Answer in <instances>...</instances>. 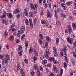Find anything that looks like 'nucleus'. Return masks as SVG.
Returning a JSON list of instances; mask_svg holds the SVG:
<instances>
[{"label": "nucleus", "instance_id": "nucleus-1", "mask_svg": "<svg viewBox=\"0 0 76 76\" xmlns=\"http://www.w3.org/2000/svg\"><path fill=\"white\" fill-rule=\"evenodd\" d=\"M33 52V54L35 56L33 58H32L31 59L32 60H34L35 61L37 60V58L36 56H38V52H37V51L35 50H34Z\"/></svg>", "mask_w": 76, "mask_h": 76}, {"label": "nucleus", "instance_id": "nucleus-2", "mask_svg": "<svg viewBox=\"0 0 76 76\" xmlns=\"http://www.w3.org/2000/svg\"><path fill=\"white\" fill-rule=\"evenodd\" d=\"M67 51V47H64L62 50L61 52V57H62L63 56V53H65V54H66V51Z\"/></svg>", "mask_w": 76, "mask_h": 76}, {"label": "nucleus", "instance_id": "nucleus-3", "mask_svg": "<svg viewBox=\"0 0 76 76\" xmlns=\"http://www.w3.org/2000/svg\"><path fill=\"white\" fill-rule=\"evenodd\" d=\"M15 23H13L11 27H10V29H9V31L10 32H11V31H12V32H14L15 31V28H14V27H15Z\"/></svg>", "mask_w": 76, "mask_h": 76}, {"label": "nucleus", "instance_id": "nucleus-4", "mask_svg": "<svg viewBox=\"0 0 76 76\" xmlns=\"http://www.w3.org/2000/svg\"><path fill=\"white\" fill-rule=\"evenodd\" d=\"M30 7L31 9H34V10H35L37 9L38 6L35 4L34 5V4H32L30 5Z\"/></svg>", "mask_w": 76, "mask_h": 76}, {"label": "nucleus", "instance_id": "nucleus-5", "mask_svg": "<svg viewBox=\"0 0 76 76\" xmlns=\"http://www.w3.org/2000/svg\"><path fill=\"white\" fill-rule=\"evenodd\" d=\"M67 41L68 42L71 44H72L73 42V40L70 37H67Z\"/></svg>", "mask_w": 76, "mask_h": 76}, {"label": "nucleus", "instance_id": "nucleus-6", "mask_svg": "<svg viewBox=\"0 0 76 76\" xmlns=\"http://www.w3.org/2000/svg\"><path fill=\"white\" fill-rule=\"evenodd\" d=\"M61 6L63 7V9L64 10H66V9L67 8V7H66V5L64 4V3H61Z\"/></svg>", "mask_w": 76, "mask_h": 76}, {"label": "nucleus", "instance_id": "nucleus-7", "mask_svg": "<svg viewBox=\"0 0 76 76\" xmlns=\"http://www.w3.org/2000/svg\"><path fill=\"white\" fill-rule=\"evenodd\" d=\"M6 11H3V15H1V18H6Z\"/></svg>", "mask_w": 76, "mask_h": 76}, {"label": "nucleus", "instance_id": "nucleus-8", "mask_svg": "<svg viewBox=\"0 0 76 76\" xmlns=\"http://www.w3.org/2000/svg\"><path fill=\"white\" fill-rule=\"evenodd\" d=\"M17 66H18L16 68H15V69H14V71L15 72H18V70H19L21 68L20 66L19 65L17 64Z\"/></svg>", "mask_w": 76, "mask_h": 76}, {"label": "nucleus", "instance_id": "nucleus-9", "mask_svg": "<svg viewBox=\"0 0 76 76\" xmlns=\"http://www.w3.org/2000/svg\"><path fill=\"white\" fill-rule=\"evenodd\" d=\"M2 22L3 24H4V25H7L8 23V21L4 20H2Z\"/></svg>", "mask_w": 76, "mask_h": 76}, {"label": "nucleus", "instance_id": "nucleus-10", "mask_svg": "<svg viewBox=\"0 0 76 76\" xmlns=\"http://www.w3.org/2000/svg\"><path fill=\"white\" fill-rule=\"evenodd\" d=\"M7 16L9 18H10V19H12V18H13V15L11 13H7Z\"/></svg>", "mask_w": 76, "mask_h": 76}, {"label": "nucleus", "instance_id": "nucleus-11", "mask_svg": "<svg viewBox=\"0 0 76 76\" xmlns=\"http://www.w3.org/2000/svg\"><path fill=\"white\" fill-rule=\"evenodd\" d=\"M53 54L54 55V56L55 57H57V56H58V53L57 52V50H55L53 52Z\"/></svg>", "mask_w": 76, "mask_h": 76}, {"label": "nucleus", "instance_id": "nucleus-12", "mask_svg": "<svg viewBox=\"0 0 76 76\" xmlns=\"http://www.w3.org/2000/svg\"><path fill=\"white\" fill-rule=\"evenodd\" d=\"M41 34V33H39V38H40V39H44V36H43V35Z\"/></svg>", "mask_w": 76, "mask_h": 76}, {"label": "nucleus", "instance_id": "nucleus-13", "mask_svg": "<svg viewBox=\"0 0 76 76\" xmlns=\"http://www.w3.org/2000/svg\"><path fill=\"white\" fill-rule=\"evenodd\" d=\"M61 16L63 17V18H66V15L64 14V13H63V12L61 13Z\"/></svg>", "mask_w": 76, "mask_h": 76}, {"label": "nucleus", "instance_id": "nucleus-14", "mask_svg": "<svg viewBox=\"0 0 76 76\" xmlns=\"http://www.w3.org/2000/svg\"><path fill=\"white\" fill-rule=\"evenodd\" d=\"M18 51H22V46L21 45H18Z\"/></svg>", "mask_w": 76, "mask_h": 76}, {"label": "nucleus", "instance_id": "nucleus-15", "mask_svg": "<svg viewBox=\"0 0 76 76\" xmlns=\"http://www.w3.org/2000/svg\"><path fill=\"white\" fill-rule=\"evenodd\" d=\"M24 14L26 16H28V10H26V9H24Z\"/></svg>", "mask_w": 76, "mask_h": 76}, {"label": "nucleus", "instance_id": "nucleus-16", "mask_svg": "<svg viewBox=\"0 0 76 76\" xmlns=\"http://www.w3.org/2000/svg\"><path fill=\"white\" fill-rule=\"evenodd\" d=\"M19 12V10L18 9H17L14 10V14H16V13H18Z\"/></svg>", "mask_w": 76, "mask_h": 76}, {"label": "nucleus", "instance_id": "nucleus-17", "mask_svg": "<svg viewBox=\"0 0 76 76\" xmlns=\"http://www.w3.org/2000/svg\"><path fill=\"white\" fill-rule=\"evenodd\" d=\"M19 12V10L18 9H17L14 10V14H16V13H18Z\"/></svg>", "mask_w": 76, "mask_h": 76}, {"label": "nucleus", "instance_id": "nucleus-18", "mask_svg": "<svg viewBox=\"0 0 76 76\" xmlns=\"http://www.w3.org/2000/svg\"><path fill=\"white\" fill-rule=\"evenodd\" d=\"M7 61H8V59H7V58L5 59L4 61H2V64L3 65V64H4V62L5 64H7Z\"/></svg>", "mask_w": 76, "mask_h": 76}, {"label": "nucleus", "instance_id": "nucleus-19", "mask_svg": "<svg viewBox=\"0 0 76 76\" xmlns=\"http://www.w3.org/2000/svg\"><path fill=\"white\" fill-rule=\"evenodd\" d=\"M34 12H30L29 13V16L30 17H33L34 16Z\"/></svg>", "mask_w": 76, "mask_h": 76}, {"label": "nucleus", "instance_id": "nucleus-20", "mask_svg": "<svg viewBox=\"0 0 76 76\" xmlns=\"http://www.w3.org/2000/svg\"><path fill=\"white\" fill-rule=\"evenodd\" d=\"M54 12H55V15L56 18H58V16H57V13L58 12L56 10H54Z\"/></svg>", "mask_w": 76, "mask_h": 76}, {"label": "nucleus", "instance_id": "nucleus-21", "mask_svg": "<svg viewBox=\"0 0 76 76\" xmlns=\"http://www.w3.org/2000/svg\"><path fill=\"white\" fill-rule=\"evenodd\" d=\"M34 69L35 70H37V69L38 68V66H37V64H34V65L33 67Z\"/></svg>", "mask_w": 76, "mask_h": 76}, {"label": "nucleus", "instance_id": "nucleus-22", "mask_svg": "<svg viewBox=\"0 0 76 76\" xmlns=\"http://www.w3.org/2000/svg\"><path fill=\"white\" fill-rule=\"evenodd\" d=\"M42 64H45L47 63V60H43L42 61Z\"/></svg>", "mask_w": 76, "mask_h": 76}, {"label": "nucleus", "instance_id": "nucleus-23", "mask_svg": "<svg viewBox=\"0 0 76 76\" xmlns=\"http://www.w3.org/2000/svg\"><path fill=\"white\" fill-rule=\"evenodd\" d=\"M9 38L10 39L13 41L14 39V38H15V37L13 35H11L10 36Z\"/></svg>", "mask_w": 76, "mask_h": 76}, {"label": "nucleus", "instance_id": "nucleus-24", "mask_svg": "<svg viewBox=\"0 0 76 76\" xmlns=\"http://www.w3.org/2000/svg\"><path fill=\"white\" fill-rule=\"evenodd\" d=\"M20 34H21L22 33H21L20 30H18V33L17 34V36L18 37H19V38H20Z\"/></svg>", "mask_w": 76, "mask_h": 76}, {"label": "nucleus", "instance_id": "nucleus-25", "mask_svg": "<svg viewBox=\"0 0 76 76\" xmlns=\"http://www.w3.org/2000/svg\"><path fill=\"white\" fill-rule=\"evenodd\" d=\"M61 25L60 22L59 21H58L56 22V25L57 26H60Z\"/></svg>", "mask_w": 76, "mask_h": 76}, {"label": "nucleus", "instance_id": "nucleus-26", "mask_svg": "<svg viewBox=\"0 0 76 76\" xmlns=\"http://www.w3.org/2000/svg\"><path fill=\"white\" fill-rule=\"evenodd\" d=\"M41 22L42 24H43V25H45V24H47V22H46V21L43 20H42L41 21Z\"/></svg>", "mask_w": 76, "mask_h": 76}, {"label": "nucleus", "instance_id": "nucleus-27", "mask_svg": "<svg viewBox=\"0 0 76 76\" xmlns=\"http://www.w3.org/2000/svg\"><path fill=\"white\" fill-rule=\"evenodd\" d=\"M54 60V57H50L49 58V61H53V60Z\"/></svg>", "mask_w": 76, "mask_h": 76}, {"label": "nucleus", "instance_id": "nucleus-28", "mask_svg": "<svg viewBox=\"0 0 76 76\" xmlns=\"http://www.w3.org/2000/svg\"><path fill=\"white\" fill-rule=\"evenodd\" d=\"M72 26L74 29H76V25L75 23H73L72 24Z\"/></svg>", "mask_w": 76, "mask_h": 76}, {"label": "nucleus", "instance_id": "nucleus-29", "mask_svg": "<svg viewBox=\"0 0 76 76\" xmlns=\"http://www.w3.org/2000/svg\"><path fill=\"white\" fill-rule=\"evenodd\" d=\"M5 57H6V58H7L8 60H10V57H9V55L8 54H6L5 55Z\"/></svg>", "mask_w": 76, "mask_h": 76}, {"label": "nucleus", "instance_id": "nucleus-30", "mask_svg": "<svg viewBox=\"0 0 76 76\" xmlns=\"http://www.w3.org/2000/svg\"><path fill=\"white\" fill-rule=\"evenodd\" d=\"M53 63L54 64H57L58 63V62L56 60L54 59L53 61Z\"/></svg>", "mask_w": 76, "mask_h": 76}, {"label": "nucleus", "instance_id": "nucleus-31", "mask_svg": "<svg viewBox=\"0 0 76 76\" xmlns=\"http://www.w3.org/2000/svg\"><path fill=\"white\" fill-rule=\"evenodd\" d=\"M4 36L5 37H7L8 36V33L7 31H5L4 33Z\"/></svg>", "mask_w": 76, "mask_h": 76}, {"label": "nucleus", "instance_id": "nucleus-32", "mask_svg": "<svg viewBox=\"0 0 76 76\" xmlns=\"http://www.w3.org/2000/svg\"><path fill=\"white\" fill-rule=\"evenodd\" d=\"M46 40H47L48 42H49V41H50V37H49L48 36H46Z\"/></svg>", "mask_w": 76, "mask_h": 76}, {"label": "nucleus", "instance_id": "nucleus-33", "mask_svg": "<svg viewBox=\"0 0 76 76\" xmlns=\"http://www.w3.org/2000/svg\"><path fill=\"white\" fill-rule=\"evenodd\" d=\"M3 55H0V60H3Z\"/></svg>", "mask_w": 76, "mask_h": 76}, {"label": "nucleus", "instance_id": "nucleus-34", "mask_svg": "<svg viewBox=\"0 0 76 76\" xmlns=\"http://www.w3.org/2000/svg\"><path fill=\"white\" fill-rule=\"evenodd\" d=\"M66 4L67 6H70V5H71V4H72V2L70 1L67 2Z\"/></svg>", "mask_w": 76, "mask_h": 76}, {"label": "nucleus", "instance_id": "nucleus-35", "mask_svg": "<svg viewBox=\"0 0 76 76\" xmlns=\"http://www.w3.org/2000/svg\"><path fill=\"white\" fill-rule=\"evenodd\" d=\"M25 22L26 25H28V23H29V21L28 20V19H26L25 20Z\"/></svg>", "mask_w": 76, "mask_h": 76}, {"label": "nucleus", "instance_id": "nucleus-36", "mask_svg": "<svg viewBox=\"0 0 76 76\" xmlns=\"http://www.w3.org/2000/svg\"><path fill=\"white\" fill-rule=\"evenodd\" d=\"M72 54H73L74 57L76 58V53H75V52L74 51L72 52Z\"/></svg>", "mask_w": 76, "mask_h": 76}, {"label": "nucleus", "instance_id": "nucleus-37", "mask_svg": "<svg viewBox=\"0 0 76 76\" xmlns=\"http://www.w3.org/2000/svg\"><path fill=\"white\" fill-rule=\"evenodd\" d=\"M58 43H59V38H57L56 39V44H57Z\"/></svg>", "mask_w": 76, "mask_h": 76}, {"label": "nucleus", "instance_id": "nucleus-38", "mask_svg": "<svg viewBox=\"0 0 76 76\" xmlns=\"http://www.w3.org/2000/svg\"><path fill=\"white\" fill-rule=\"evenodd\" d=\"M25 34H23L22 36L21 37V39L22 40L23 39L25 38Z\"/></svg>", "mask_w": 76, "mask_h": 76}, {"label": "nucleus", "instance_id": "nucleus-39", "mask_svg": "<svg viewBox=\"0 0 76 76\" xmlns=\"http://www.w3.org/2000/svg\"><path fill=\"white\" fill-rule=\"evenodd\" d=\"M37 22V18H35L34 20V25H35L36 23V22Z\"/></svg>", "mask_w": 76, "mask_h": 76}, {"label": "nucleus", "instance_id": "nucleus-40", "mask_svg": "<svg viewBox=\"0 0 76 76\" xmlns=\"http://www.w3.org/2000/svg\"><path fill=\"white\" fill-rule=\"evenodd\" d=\"M47 17L48 18L49 17V16H50V11H49V10H47Z\"/></svg>", "mask_w": 76, "mask_h": 76}, {"label": "nucleus", "instance_id": "nucleus-41", "mask_svg": "<svg viewBox=\"0 0 76 76\" xmlns=\"http://www.w3.org/2000/svg\"><path fill=\"white\" fill-rule=\"evenodd\" d=\"M69 34H71L72 32V28H68Z\"/></svg>", "mask_w": 76, "mask_h": 76}, {"label": "nucleus", "instance_id": "nucleus-42", "mask_svg": "<svg viewBox=\"0 0 76 76\" xmlns=\"http://www.w3.org/2000/svg\"><path fill=\"white\" fill-rule=\"evenodd\" d=\"M25 47L27 48L28 47V42H26L25 43Z\"/></svg>", "mask_w": 76, "mask_h": 76}, {"label": "nucleus", "instance_id": "nucleus-43", "mask_svg": "<svg viewBox=\"0 0 76 76\" xmlns=\"http://www.w3.org/2000/svg\"><path fill=\"white\" fill-rule=\"evenodd\" d=\"M48 54L47 53L45 54V56L46 58H48Z\"/></svg>", "mask_w": 76, "mask_h": 76}, {"label": "nucleus", "instance_id": "nucleus-44", "mask_svg": "<svg viewBox=\"0 0 76 76\" xmlns=\"http://www.w3.org/2000/svg\"><path fill=\"white\" fill-rule=\"evenodd\" d=\"M30 73L31 76H33L34 75V71H31Z\"/></svg>", "mask_w": 76, "mask_h": 76}, {"label": "nucleus", "instance_id": "nucleus-45", "mask_svg": "<svg viewBox=\"0 0 76 76\" xmlns=\"http://www.w3.org/2000/svg\"><path fill=\"white\" fill-rule=\"evenodd\" d=\"M53 70L54 72H55V73H58V70L57 68H56V69H54Z\"/></svg>", "mask_w": 76, "mask_h": 76}, {"label": "nucleus", "instance_id": "nucleus-46", "mask_svg": "<svg viewBox=\"0 0 76 76\" xmlns=\"http://www.w3.org/2000/svg\"><path fill=\"white\" fill-rule=\"evenodd\" d=\"M44 5V7L45 8H47L48 7V4L46 3L45 4H43Z\"/></svg>", "mask_w": 76, "mask_h": 76}, {"label": "nucleus", "instance_id": "nucleus-47", "mask_svg": "<svg viewBox=\"0 0 76 76\" xmlns=\"http://www.w3.org/2000/svg\"><path fill=\"white\" fill-rule=\"evenodd\" d=\"M72 13L74 15V16H75L76 15V11L74 10L72 11Z\"/></svg>", "mask_w": 76, "mask_h": 76}, {"label": "nucleus", "instance_id": "nucleus-48", "mask_svg": "<svg viewBox=\"0 0 76 76\" xmlns=\"http://www.w3.org/2000/svg\"><path fill=\"white\" fill-rule=\"evenodd\" d=\"M20 33L21 34H21H23V33L24 32H25V29H21L20 30Z\"/></svg>", "mask_w": 76, "mask_h": 76}, {"label": "nucleus", "instance_id": "nucleus-49", "mask_svg": "<svg viewBox=\"0 0 76 76\" xmlns=\"http://www.w3.org/2000/svg\"><path fill=\"white\" fill-rule=\"evenodd\" d=\"M41 11L42 12L40 13V15H41V16H42V15H44V13H43V12H44V10H42Z\"/></svg>", "mask_w": 76, "mask_h": 76}, {"label": "nucleus", "instance_id": "nucleus-50", "mask_svg": "<svg viewBox=\"0 0 76 76\" xmlns=\"http://www.w3.org/2000/svg\"><path fill=\"white\" fill-rule=\"evenodd\" d=\"M39 42L40 44H42V41L40 39L39 40Z\"/></svg>", "mask_w": 76, "mask_h": 76}, {"label": "nucleus", "instance_id": "nucleus-51", "mask_svg": "<svg viewBox=\"0 0 76 76\" xmlns=\"http://www.w3.org/2000/svg\"><path fill=\"white\" fill-rule=\"evenodd\" d=\"M32 47H31L29 50V52L30 53H31L32 52Z\"/></svg>", "mask_w": 76, "mask_h": 76}, {"label": "nucleus", "instance_id": "nucleus-52", "mask_svg": "<svg viewBox=\"0 0 76 76\" xmlns=\"http://www.w3.org/2000/svg\"><path fill=\"white\" fill-rule=\"evenodd\" d=\"M19 56H21L22 54V50H21L18 53Z\"/></svg>", "mask_w": 76, "mask_h": 76}, {"label": "nucleus", "instance_id": "nucleus-53", "mask_svg": "<svg viewBox=\"0 0 76 76\" xmlns=\"http://www.w3.org/2000/svg\"><path fill=\"white\" fill-rule=\"evenodd\" d=\"M24 61H25V62L26 64H28V59H25L24 60Z\"/></svg>", "mask_w": 76, "mask_h": 76}, {"label": "nucleus", "instance_id": "nucleus-54", "mask_svg": "<svg viewBox=\"0 0 76 76\" xmlns=\"http://www.w3.org/2000/svg\"><path fill=\"white\" fill-rule=\"evenodd\" d=\"M18 34V33L16 32V31L14 32V33H13V35L15 36H16Z\"/></svg>", "mask_w": 76, "mask_h": 76}, {"label": "nucleus", "instance_id": "nucleus-55", "mask_svg": "<svg viewBox=\"0 0 76 76\" xmlns=\"http://www.w3.org/2000/svg\"><path fill=\"white\" fill-rule=\"evenodd\" d=\"M71 61H72V63H75V59L74 58H72V59Z\"/></svg>", "mask_w": 76, "mask_h": 76}, {"label": "nucleus", "instance_id": "nucleus-56", "mask_svg": "<svg viewBox=\"0 0 76 76\" xmlns=\"http://www.w3.org/2000/svg\"><path fill=\"white\" fill-rule=\"evenodd\" d=\"M57 68H56V65H53V70H55V69H56Z\"/></svg>", "mask_w": 76, "mask_h": 76}, {"label": "nucleus", "instance_id": "nucleus-57", "mask_svg": "<svg viewBox=\"0 0 76 76\" xmlns=\"http://www.w3.org/2000/svg\"><path fill=\"white\" fill-rule=\"evenodd\" d=\"M40 73V72H39V69H37V74L38 75Z\"/></svg>", "mask_w": 76, "mask_h": 76}, {"label": "nucleus", "instance_id": "nucleus-58", "mask_svg": "<svg viewBox=\"0 0 76 76\" xmlns=\"http://www.w3.org/2000/svg\"><path fill=\"white\" fill-rule=\"evenodd\" d=\"M48 5H49V8H50V9H51V3L50 2H49L48 3Z\"/></svg>", "mask_w": 76, "mask_h": 76}, {"label": "nucleus", "instance_id": "nucleus-59", "mask_svg": "<svg viewBox=\"0 0 76 76\" xmlns=\"http://www.w3.org/2000/svg\"><path fill=\"white\" fill-rule=\"evenodd\" d=\"M30 26L31 28H34V25H33V24L32 23H30Z\"/></svg>", "mask_w": 76, "mask_h": 76}, {"label": "nucleus", "instance_id": "nucleus-60", "mask_svg": "<svg viewBox=\"0 0 76 76\" xmlns=\"http://www.w3.org/2000/svg\"><path fill=\"white\" fill-rule=\"evenodd\" d=\"M73 71H71L70 76H73Z\"/></svg>", "mask_w": 76, "mask_h": 76}, {"label": "nucleus", "instance_id": "nucleus-61", "mask_svg": "<svg viewBox=\"0 0 76 76\" xmlns=\"http://www.w3.org/2000/svg\"><path fill=\"white\" fill-rule=\"evenodd\" d=\"M64 67H67V64H66V63L65 62L64 64Z\"/></svg>", "mask_w": 76, "mask_h": 76}, {"label": "nucleus", "instance_id": "nucleus-62", "mask_svg": "<svg viewBox=\"0 0 76 76\" xmlns=\"http://www.w3.org/2000/svg\"><path fill=\"white\" fill-rule=\"evenodd\" d=\"M20 15L19 14H18L17 15V18H20Z\"/></svg>", "mask_w": 76, "mask_h": 76}, {"label": "nucleus", "instance_id": "nucleus-63", "mask_svg": "<svg viewBox=\"0 0 76 76\" xmlns=\"http://www.w3.org/2000/svg\"><path fill=\"white\" fill-rule=\"evenodd\" d=\"M25 76V74L24 72H22L21 74V76Z\"/></svg>", "mask_w": 76, "mask_h": 76}, {"label": "nucleus", "instance_id": "nucleus-64", "mask_svg": "<svg viewBox=\"0 0 76 76\" xmlns=\"http://www.w3.org/2000/svg\"><path fill=\"white\" fill-rule=\"evenodd\" d=\"M47 66L48 67H51V64L49 63L47 65Z\"/></svg>", "mask_w": 76, "mask_h": 76}]
</instances>
